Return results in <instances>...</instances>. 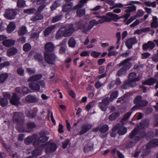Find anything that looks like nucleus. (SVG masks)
I'll use <instances>...</instances> for the list:
<instances>
[{
    "mask_svg": "<svg viewBox=\"0 0 158 158\" xmlns=\"http://www.w3.org/2000/svg\"><path fill=\"white\" fill-rule=\"evenodd\" d=\"M23 117V114L22 113L15 112L13 115V120L14 123L22 124L24 121Z\"/></svg>",
    "mask_w": 158,
    "mask_h": 158,
    "instance_id": "9b49d317",
    "label": "nucleus"
},
{
    "mask_svg": "<svg viewBox=\"0 0 158 158\" xmlns=\"http://www.w3.org/2000/svg\"><path fill=\"white\" fill-rule=\"evenodd\" d=\"M17 52V50L16 48H12L9 49L7 51V55L10 57L15 55Z\"/></svg>",
    "mask_w": 158,
    "mask_h": 158,
    "instance_id": "bb28decb",
    "label": "nucleus"
},
{
    "mask_svg": "<svg viewBox=\"0 0 158 158\" xmlns=\"http://www.w3.org/2000/svg\"><path fill=\"white\" fill-rule=\"evenodd\" d=\"M25 5V2L23 0H19L17 3V6L18 7L21 8L23 7Z\"/></svg>",
    "mask_w": 158,
    "mask_h": 158,
    "instance_id": "49530a36",
    "label": "nucleus"
},
{
    "mask_svg": "<svg viewBox=\"0 0 158 158\" xmlns=\"http://www.w3.org/2000/svg\"><path fill=\"white\" fill-rule=\"evenodd\" d=\"M109 102V98H106L103 99L102 102L99 104V106L102 110L105 111L106 110Z\"/></svg>",
    "mask_w": 158,
    "mask_h": 158,
    "instance_id": "2eb2a0df",
    "label": "nucleus"
},
{
    "mask_svg": "<svg viewBox=\"0 0 158 158\" xmlns=\"http://www.w3.org/2000/svg\"><path fill=\"white\" fill-rule=\"evenodd\" d=\"M97 17H99L98 16ZM99 17L100 19L99 20L97 21L95 20H92L90 21L89 24L86 22L80 24L78 29H81L83 32L87 33L95 25L102 23L105 22H110L112 20H115L119 19L117 15L111 12L108 13L106 15ZM76 30H77L78 29Z\"/></svg>",
    "mask_w": 158,
    "mask_h": 158,
    "instance_id": "f257e3e1",
    "label": "nucleus"
},
{
    "mask_svg": "<svg viewBox=\"0 0 158 158\" xmlns=\"http://www.w3.org/2000/svg\"><path fill=\"white\" fill-rule=\"evenodd\" d=\"M92 126L91 125L87 124L82 126L81 130L80 132V135H82L87 132L90 129Z\"/></svg>",
    "mask_w": 158,
    "mask_h": 158,
    "instance_id": "5701e85b",
    "label": "nucleus"
},
{
    "mask_svg": "<svg viewBox=\"0 0 158 158\" xmlns=\"http://www.w3.org/2000/svg\"><path fill=\"white\" fill-rule=\"evenodd\" d=\"M134 103L136 105L132 108V109L134 110L136 107L145 106L148 104V102L146 100H142V97L138 96L136 97L134 100Z\"/></svg>",
    "mask_w": 158,
    "mask_h": 158,
    "instance_id": "9d476101",
    "label": "nucleus"
},
{
    "mask_svg": "<svg viewBox=\"0 0 158 158\" xmlns=\"http://www.w3.org/2000/svg\"><path fill=\"white\" fill-rule=\"evenodd\" d=\"M67 41L66 40H64V41L62 42L61 44L59 45L61 46L60 50V52L61 54L64 53L65 52V43Z\"/></svg>",
    "mask_w": 158,
    "mask_h": 158,
    "instance_id": "c756f323",
    "label": "nucleus"
},
{
    "mask_svg": "<svg viewBox=\"0 0 158 158\" xmlns=\"http://www.w3.org/2000/svg\"><path fill=\"white\" fill-rule=\"evenodd\" d=\"M40 32V31H38L37 32L35 33L34 35H32L31 37L35 38L36 39H37L38 38Z\"/></svg>",
    "mask_w": 158,
    "mask_h": 158,
    "instance_id": "338daca9",
    "label": "nucleus"
},
{
    "mask_svg": "<svg viewBox=\"0 0 158 158\" xmlns=\"http://www.w3.org/2000/svg\"><path fill=\"white\" fill-rule=\"evenodd\" d=\"M18 74L20 75H23L24 74V70L22 68H19L17 70Z\"/></svg>",
    "mask_w": 158,
    "mask_h": 158,
    "instance_id": "13d9d810",
    "label": "nucleus"
},
{
    "mask_svg": "<svg viewBox=\"0 0 158 158\" xmlns=\"http://www.w3.org/2000/svg\"><path fill=\"white\" fill-rule=\"evenodd\" d=\"M150 29L149 28H146L141 30H137L135 32V33L139 34L142 33L143 32H146Z\"/></svg>",
    "mask_w": 158,
    "mask_h": 158,
    "instance_id": "c03bdc74",
    "label": "nucleus"
},
{
    "mask_svg": "<svg viewBox=\"0 0 158 158\" xmlns=\"http://www.w3.org/2000/svg\"><path fill=\"white\" fill-rule=\"evenodd\" d=\"M74 31L72 24L68 25L65 27H62L57 32L56 38L59 39L62 37L68 36L70 35Z\"/></svg>",
    "mask_w": 158,
    "mask_h": 158,
    "instance_id": "7ed1b4c3",
    "label": "nucleus"
},
{
    "mask_svg": "<svg viewBox=\"0 0 158 158\" xmlns=\"http://www.w3.org/2000/svg\"><path fill=\"white\" fill-rule=\"evenodd\" d=\"M152 60L155 62H158V54L154 55L152 58Z\"/></svg>",
    "mask_w": 158,
    "mask_h": 158,
    "instance_id": "0e129e2a",
    "label": "nucleus"
},
{
    "mask_svg": "<svg viewBox=\"0 0 158 158\" xmlns=\"http://www.w3.org/2000/svg\"><path fill=\"white\" fill-rule=\"evenodd\" d=\"M67 2V4L63 6L62 10L64 12H66L69 11L72 6V3L69 1L72 0H66Z\"/></svg>",
    "mask_w": 158,
    "mask_h": 158,
    "instance_id": "b1692460",
    "label": "nucleus"
},
{
    "mask_svg": "<svg viewBox=\"0 0 158 158\" xmlns=\"http://www.w3.org/2000/svg\"><path fill=\"white\" fill-rule=\"evenodd\" d=\"M37 136L34 135L32 137H28L24 140L25 143L27 144H29L31 142H33V145H36V144H40V143L45 142L48 140V138L44 135L40 137L38 140L36 141Z\"/></svg>",
    "mask_w": 158,
    "mask_h": 158,
    "instance_id": "20e7f679",
    "label": "nucleus"
},
{
    "mask_svg": "<svg viewBox=\"0 0 158 158\" xmlns=\"http://www.w3.org/2000/svg\"><path fill=\"white\" fill-rule=\"evenodd\" d=\"M119 66H122V68L117 73L118 76H120L124 74L125 71L129 70L131 68V64L128 59L123 61L122 63L118 65Z\"/></svg>",
    "mask_w": 158,
    "mask_h": 158,
    "instance_id": "423d86ee",
    "label": "nucleus"
},
{
    "mask_svg": "<svg viewBox=\"0 0 158 158\" xmlns=\"http://www.w3.org/2000/svg\"><path fill=\"white\" fill-rule=\"evenodd\" d=\"M38 99L36 97L31 95L27 96L25 99V101L27 102L34 103L37 102Z\"/></svg>",
    "mask_w": 158,
    "mask_h": 158,
    "instance_id": "aec40b11",
    "label": "nucleus"
},
{
    "mask_svg": "<svg viewBox=\"0 0 158 158\" xmlns=\"http://www.w3.org/2000/svg\"><path fill=\"white\" fill-rule=\"evenodd\" d=\"M45 151L47 153L52 152L56 150L57 148L56 144L55 143H48L45 145Z\"/></svg>",
    "mask_w": 158,
    "mask_h": 158,
    "instance_id": "ddd939ff",
    "label": "nucleus"
},
{
    "mask_svg": "<svg viewBox=\"0 0 158 158\" xmlns=\"http://www.w3.org/2000/svg\"><path fill=\"white\" fill-rule=\"evenodd\" d=\"M132 83L128 81L127 82H125L124 84L122 86V88L123 89H127L130 87H133L131 86L133 85Z\"/></svg>",
    "mask_w": 158,
    "mask_h": 158,
    "instance_id": "c9c22d12",
    "label": "nucleus"
},
{
    "mask_svg": "<svg viewBox=\"0 0 158 158\" xmlns=\"http://www.w3.org/2000/svg\"><path fill=\"white\" fill-rule=\"evenodd\" d=\"M43 18V16L40 14L36 15L34 18L31 19L32 21H35L41 20Z\"/></svg>",
    "mask_w": 158,
    "mask_h": 158,
    "instance_id": "a19ab883",
    "label": "nucleus"
},
{
    "mask_svg": "<svg viewBox=\"0 0 158 158\" xmlns=\"http://www.w3.org/2000/svg\"><path fill=\"white\" fill-rule=\"evenodd\" d=\"M76 44V42L74 39L73 38H70L68 42V44L69 47L73 48Z\"/></svg>",
    "mask_w": 158,
    "mask_h": 158,
    "instance_id": "4c0bfd02",
    "label": "nucleus"
},
{
    "mask_svg": "<svg viewBox=\"0 0 158 158\" xmlns=\"http://www.w3.org/2000/svg\"><path fill=\"white\" fill-rule=\"evenodd\" d=\"M157 81L156 79H155L153 78L148 79L146 81L143 82V83L144 85H151L155 83Z\"/></svg>",
    "mask_w": 158,
    "mask_h": 158,
    "instance_id": "7c9ffc66",
    "label": "nucleus"
},
{
    "mask_svg": "<svg viewBox=\"0 0 158 158\" xmlns=\"http://www.w3.org/2000/svg\"><path fill=\"white\" fill-rule=\"evenodd\" d=\"M8 77V75L6 73H3L0 75V84L3 83Z\"/></svg>",
    "mask_w": 158,
    "mask_h": 158,
    "instance_id": "f704fd0d",
    "label": "nucleus"
},
{
    "mask_svg": "<svg viewBox=\"0 0 158 158\" xmlns=\"http://www.w3.org/2000/svg\"><path fill=\"white\" fill-rule=\"evenodd\" d=\"M136 10V7L135 6H131L128 7L125 10V12L126 13L123 16V17L125 19L124 22H125L130 16V13L133 11H135Z\"/></svg>",
    "mask_w": 158,
    "mask_h": 158,
    "instance_id": "4468645a",
    "label": "nucleus"
},
{
    "mask_svg": "<svg viewBox=\"0 0 158 158\" xmlns=\"http://www.w3.org/2000/svg\"><path fill=\"white\" fill-rule=\"evenodd\" d=\"M153 21L151 23V26L152 27L157 28L158 27V22H157V18L155 16L152 17Z\"/></svg>",
    "mask_w": 158,
    "mask_h": 158,
    "instance_id": "2f4dec72",
    "label": "nucleus"
},
{
    "mask_svg": "<svg viewBox=\"0 0 158 158\" xmlns=\"http://www.w3.org/2000/svg\"><path fill=\"white\" fill-rule=\"evenodd\" d=\"M54 48V46L51 42L48 43L45 45L44 57L46 61L49 64H53L56 58L55 54L52 53Z\"/></svg>",
    "mask_w": 158,
    "mask_h": 158,
    "instance_id": "f03ea898",
    "label": "nucleus"
},
{
    "mask_svg": "<svg viewBox=\"0 0 158 158\" xmlns=\"http://www.w3.org/2000/svg\"><path fill=\"white\" fill-rule=\"evenodd\" d=\"M93 145L90 143H88L86 145L84 148V151L85 152H88L93 149Z\"/></svg>",
    "mask_w": 158,
    "mask_h": 158,
    "instance_id": "58836bf2",
    "label": "nucleus"
},
{
    "mask_svg": "<svg viewBox=\"0 0 158 158\" xmlns=\"http://www.w3.org/2000/svg\"><path fill=\"white\" fill-rule=\"evenodd\" d=\"M145 5L149 6H152L155 7L156 6V2H151L150 1L145 2H144Z\"/></svg>",
    "mask_w": 158,
    "mask_h": 158,
    "instance_id": "a18cd8bd",
    "label": "nucleus"
},
{
    "mask_svg": "<svg viewBox=\"0 0 158 158\" xmlns=\"http://www.w3.org/2000/svg\"><path fill=\"white\" fill-rule=\"evenodd\" d=\"M15 42L14 40H6L3 42V44L7 47H9L15 44Z\"/></svg>",
    "mask_w": 158,
    "mask_h": 158,
    "instance_id": "412c9836",
    "label": "nucleus"
},
{
    "mask_svg": "<svg viewBox=\"0 0 158 158\" xmlns=\"http://www.w3.org/2000/svg\"><path fill=\"white\" fill-rule=\"evenodd\" d=\"M158 146V140L154 139L150 142L146 146L148 149H149L152 147H155Z\"/></svg>",
    "mask_w": 158,
    "mask_h": 158,
    "instance_id": "4be33fe9",
    "label": "nucleus"
},
{
    "mask_svg": "<svg viewBox=\"0 0 158 158\" xmlns=\"http://www.w3.org/2000/svg\"><path fill=\"white\" fill-rule=\"evenodd\" d=\"M118 95V91H116L113 92L111 95L110 98L109 100V102L112 101L114 99L117 98Z\"/></svg>",
    "mask_w": 158,
    "mask_h": 158,
    "instance_id": "79ce46f5",
    "label": "nucleus"
},
{
    "mask_svg": "<svg viewBox=\"0 0 158 158\" xmlns=\"http://www.w3.org/2000/svg\"><path fill=\"white\" fill-rule=\"evenodd\" d=\"M60 4V1L55 2L51 7L52 10H54L57 6H59Z\"/></svg>",
    "mask_w": 158,
    "mask_h": 158,
    "instance_id": "8fccbe9b",
    "label": "nucleus"
},
{
    "mask_svg": "<svg viewBox=\"0 0 158 158\" xmlns=\"http://www.w3.org/2000/svg\"><path fill=\"white\" fill-rule=\"evenodd\" d=\"M137 40L135 37L128 39L126 42V45L128 48H132V45L136 43Z\"/></svg>",
    "mask_w": 158,
    "mask_h": 158,
    "instance_id": "f3484780",
    "label": "nucleus"
},
{
    "mask_svg": "<svg viewBox=\"0 0 158 158\" xmlns=\"http://www.w3.org/2000/svg\"><path fill=\"white\" fill-rule=\"evenodd\" d=\"M44 148V145H42L41 147H40V148L38 149H35L33 151L32 154L34 156L40 155L42 153L41 150L42 148Z\"/></svg>",
    "mask_w": 158,
    "mask_h": 158,
    "instance_id": "473e14b6",
    "label": "nucleus"
},
{
    "mask_svg": "<svg viewBox=\"0 0 158 158\" xmlns=\"http://www.w3.org/2000/svg\"><path fill=\"white\" fill-rule=\"evenodd\" d=\"M27 32V28L25 26L21 27L18 31V34L20 36L24 35Z\"/></svg>",
    "mask_w": 158,
    "mask_h": 158,
    "instance_id": "c85d7f7f",
    "label": "nucleus"
},
{
    "mask_svg": "<svg viewBox=\"0 0 158 158\" xmlns=\"http://www.w3.org/2000/svg\"><path fill=\"white\" fill-rule=\"evenodd\" d=\"M109 129V127L107 125L105 124L103 125L100 129V131L102 133H105Z\"/></svg>",
    "mask_w": 158,
    "mask_h": 158,
    "instance_id": "ea45409f",
    "label": "nucleus"
},
{
    "mask_svg": "<svg viewBox=\"0 0 158 158\" xmlns=\"http://www.w3.org/2000/svg\"><path fill=\"white\" fill-rule=\"evenodd\" d=\"M142 151L143 152V153L142 154V155L143 156L144 155H146L148 154L149 152V151L144 150L142 147H139L137 148V151L134 155V157H137L139 155V153Z\"/></svg>",
    "mask_w": 158,
    "mask_h": 158,
    "instance_id": "a211bd4d",
    "label": "nucleus"
},
{
    "mask_svg": "<svg viewBox=\"0 0 158 158\" xmlns=\"http://www.w3.org/2000/svg\"><path fill=\"white\" fill-rule=\"evenodd\" d=\"M21 90L19 88H16L15 92L13 94V96L10 100V103L13 105L17 106L20 104L19 97L22 96Z\"/></svg>",
    "mask_w": 158,
    "mask_h": 158,
    "instance_id": "0eeeda50",
    "label": "nucleus"
},
{
    "mask_svg": "<svg viewBox=\"0 0 158 158\" xmlns=\"http://www.w3.org/2000/svg\"><path fill=\"white\" fill-rule=\"evenodd\" d=\"M144 12L142 10H138L137 12V15H136L137 17L142 16L144 14Z\"/></svg>",
    "mask_w": 158,
    "mask_h": 158,
    "instance_id": "4d7b16f0",
    "label": "nucleus"
},
{
    "mask_svg": "<svg viewBox=\"0 0 158 158\" xmlns=\"http://www.w3.org/2000/svg\"><path fill=\"white\" fill-rule=\"evenodd\" d=\"M90 54L92 56L95 58H97L101 54V53L95 51H93L91 52Z\"/></svg>",
    "mask_w": 158,
    "mask_h": 158,
    "instance_id": "de8ad7c7",
    "label": "nucleus"
},
{
    "mask_svg": "<svg viewBox=\"0 0 158 158\" xmlns=\"http://www.w3.org/2000/svg\"><path fill=\"white\" fill-rule=\"evenodd\" d=\"M155 43L151 41H149L147 43H145L143 45V50H146L148 49H152L155 46Z\"/></svg>",
    "mask_w": 158,
    "mask_h": 158,
    "instance_id": "6ab92c4d",
    "label": "nucleus"
},
{
    "mask_svg": "<svg viewBox=\"0 0 158 158\" xmlns=\"http://www.w3.org/2000/svg\"><path fill=\"white\" fill-rule=\"evenodd\" d=\"M35 9H29L24 10V12L25 13L31 14L35 12Z\"/></svg>",
    "mask_w": 158,
    "mask_h": 158,
    "instance_id": "864d4df0",
    "label": "nucleus"
},
{
    "mask_svg": "<svg viewBox=\"0 0 158 158\" xmlns=\"http://www.w3.org/2000/svg\"><path fill=\"white\" fill-rule=\"evenodd\" d=\"M27 127L30 128H33L35 127V124L34 123L32 122L29 123L27 124Z\"/></svg>",
    "mask_w": 158,
    "mask_h": 158,
    "instance_id": "6e6d98bb",
    "label": "nucleus"
},
{
    "mask_svg": "<svg viewBox=\"0 0 158 158\" xmlns=\"http://www.w3.org/2000/svg\"><path fill=\"white\" fill-rule=\"evenodd\" d=\"M29 86L31 89L34 91H39L40 89L39 85L35 83H30Z\"/></svg>",
    "mask_w": 158,
    "mask_h": 158,
    "instance_id": "393cba45",
    "label": "nucleus"
},
{
    "mask_svg": "<svg viewBox=\"0 0 158 158\" xmlns=\"http://www.w3.org/2000/svg\"><path fill=\"white\" fill-rule=\"evenodd\" d=\"M16 28V25L14 23H10L8 25L7 28V31L8 33H10L14 31Z\"/></svg>",
    "mask_w": 158,
    "mask_h": 158,
    "instance_id": "a878e982",
    "label": "nucleus"
},
{
    "mask_svg": "<svg viewBox=\"0 0 158 158\" xmlns=\"http://www.w3.org/2000/svg\"><path fill=\"white\" fill-rule=\"evenodd\" d=\"M22 91L23 94H27L30 92V91L27 88L24 87L23 88Z\"/></svg>",
    "mask_w": 158,
    "mask_h": 158,
    "instance_id": "5fc2aeb1",
    "label": "nucleus"
},
{
    "mask_svg": "<svg viewBox=\"0 0 158 158\" xmlns=\"http://www.w3.org/2000/svg\"><path fill=\"white\" fill-rule=\"evenodd\" d=\"M136 18H137V16H132V17H130L127 20H126V21L125 22H126V24H130V23H131Z\"/></svg>",
    "mask_w": 158,
    "mask_h": 158,
    "instance_id": "3c124183",
    "label": "nucleus"
},
{
    "mask_svg": "<svg viewBox=\"0 0 158 158\" xmlns=\"http://www.w3.org/2000/svg\"><path fill=\"white\" fill-rule=\"evenodd\" d=\"M18 12L17 9H7L6 10L4 16L8 19H14Z\"/></svg>",
    "mask_w": 158,
    "mask_h": 158,
    "instance_id": "1a4fd4ad",
    "label": "nucleus"
},
{
    "mask_svg": "<svg viewBox=\"0 0 158 158\" xmlns=\"http://www.w3.org/2000/svg\"><path fill=\"white\" fill-rule=\"evenodd\" d=\"M55 26H52L47 28L44 31L45 35L46 36L50 34L51 32L55 28Z\"/></svg>",
    "mask_w": 158,
    "mask_h": 158,
    "instance_id": "72a5a7b5",
    "label": "nucleus"
},
{
    "mask_svg": "<svg viewBox=\"0 0 158 158\" xmlns=\"http://www.w3.org/2000/svg\"><path fill=\"white\" fill-rule=\"evenodd\" d=\"M119 114H120L119 112L114 113L110 116L109 119L110 120H113L118 117L119 116Z\"/></svg>",
    "mask_w": 158,
    "mask_h": 158,
    "instance_id": "e433bc0d",
    "label": "nucleus"
},
{
    "mask_svg": "<svg viewBox=\"0 0 158 158\" xmlns=\"http://www.w3.org/2000/svg\"><path fill=\"white\" fill-rule=\"evenodd\" d=\"M123 5L120 3H116L111 8V9H113V8L115 7H123Z\"/></svg>",
    "mask_w": 158,
    "mask_h": 158,
    "instance_id": "69168bd1",
    "label": "nucleus"
},
{
    "mask_svg": "<svg viewBox=\"0 0 158 158\" xmlns=\"http://www.w3.org/2000/svg\"><path fill=\"white\" fill-rule=\"evenodd\" d=\"M60 16H56L53 18L52 20V22L53 23H55L60 19Z\"/></svg>",
    "mask_w": 158,
    "mask_h": 158,
    "instance_id": "774afa93",
    "label": "nucleus"
},
{
    "mask_svg": "<svg viewBox=\"0 0 158 158\" xmlns=\"http://www.w3.org/2000/svg\"><path fill=\"white\" fill-rule=\"evenodd\" d=\"M140 22L139 20H136L133 23L131 24L130 26L131 27H135Z\"/></svg>",
    "mask_w": 158,
    "mask_h": 158,
    "instance_id": "052dcab7",
    "label": "nucleus"
},
{
    "mask_svg": "<svg viewBox=\"0 0 158 158\" xmlns=\"http://www.w3.org/2000/svg\"><path fill=\"white\" fill-rule=\"evenodd\" d=\"M119 124H118L115 126L112 130V132L111 134V136L112 137H115L116 135V131L118 130V134L120 135H123L126 134L127 132V129L126 127H121L118 128Z\"/></svg>",
    "mask_w": 158,
    "mask_h": 158,
    "instance_id": "6e6552de",
    "label": "nucleus"
},
{
    "mask_svg": "<svg viewBox=\"0 0 158 158\" xmlns=\"http://www.w3.org/2000/svg\"><path fill=\"white\" fill-rule=\"evenodd\" d=\"M34 55V58L39 62L40 65H42V61L43 60V57L42 55L40 53H37L34 52H31L29 53V55L30 56Z\"/></svg>",
    "mask_w": 158,
    "mask_h": 158,
    "instance_id": "dca6fc26",
    "label": "nucleus"
},
{
    "mask_svg": "<svg viewBox=\"0 0 158 158\" xmlns=\"http://www.w3.org/2000/svg\"><path fill=\"white\" fill-rule=\"evenodd\" d=\"M42 77L41 74H36L31 77L28 80L29 82H34L40 79Z\"/></svg>",
    "mask_w": 158,
    "mask_h": 158,
    "instance_id": "cd10ccee",
    "label": "nucleus"
},
{
    "mask_svg": "<svg viewBox=\"0 0 158 158\" xmlns=\"http://www.w3.org/2000/svg\"><path fill=\"white\" fill-rule=\"evenodd\" d=\"M0 102L1 105L2 106H5L8 104V100L6 98L1 99L0 100Z\"/></svg>",
    "mask_w": 158,
    "mask_h": 158,
    "instance_id": "37998d69",
    "label": "nucleus"
},
{
    "mask_svg": "<svg viewBox=\"0 0 158 158\" xmlns=\"http://www.w3.org/2000/svg\"><path fill=\"white\" fill-rule=\"evenodd\" d=\"M106 61L105 59H101L98 60V64L100 65L102 64Z\"/></svg>",
    "mask_w": 158,
    "mask_h": 158,
    "instance_id": "e2e57ef3",
    "label": "nucleus"
},
{
    "mask_svg": "<svg viewBox=\"0 0 158 158\" xmlns=\"http://www.w3.org/2000/svg\"><path fill=\"white\" fill-rule=\"evenodd\" d=\"M31 48V47L30 44H25L23 47V50L25 52L29 51Z\"/></svg>",
    "mask_w": 158,
    "mask_h": 158,
    "instance_id": "603ef678",
    "label": "nucleus"
},
{
    "mask_svg": "<svg viewBox=\"0 0 158 158\" xmlns=\"http://www.w3.org/2000/svg\"><path fill=\"white\" fill-rule=\"evenodd\" d=\"M26 70L27 72L30 75L33 74L35 73V70L34 69H31L30 68H27Z\"/></svg>",
    "mask_w": 158,
    "mask_h": 158,
    "instance_id": "bf43d9fd",
    "label": "nucleus"
},
{
    "mask_svg": "<svg viewBox=\"0 0 158 158\" xmlns=\"http://www.w3.org/2000/svg\"><path fill=\"white\" fill-rule=\"evenodd\" d=\"M89 52L88 51H84L81 52L80 54V56H88L89 55Z\"/></svg>",
    "mask_w": 158,
    "mask_h": 158,
    "instance_id": "680f3d73",
    "label": "nucleus"
},
{
    "mask_svg": "<svg viewBox=\"0 0 158 158\" xmlns=\"http://www.w3.org/2000/svg\"><path fill=\"white\" fill-rule=\"evenodd\" d=\"M95 106V102H92L89 103L86 106V108L87 110H89L91 108Z\"/></svg>",
    "mask_w": 158,
    "mask_h": 158,
    "instance_id": "09e8293b",
    "label": "nucleus"
},
{
    "mask_svg": "<svg viewBox=\"0 0 158 158\" xmlns=\"http://www.w3.org/2000/svg\"><path fill=\"white\" fill-rule=\"evenodd\" d=\"M144 132L138 133V130L137 128H135L130 135V137L132 139V142L131 143V145H134L138 141L143 138L145 135Z\"/></svg>",
    "mask_w": 158,
    "mask_h": 158,
    "instance_id": "39448f33",
    "label": "nucleus"
},
{
    "mask_svg": "<svg viewBox=\"0 0 158 158\" xmlns=\"http://www.w3.org/2000/svg\"><path fill=\"white\" fill-rule=\"evenodd\" d=\"M140 79L139 77H136V74L135 73H131L129 76L128 81L131 82L133 85L132 87H135L136 85L135 81H139Z\"/></svg>",
    "mask_w": 158,
    "mask_h": 158,
    "instance_id": "f8f14e48",
    "label": "nucleus"
}]
</instances>
